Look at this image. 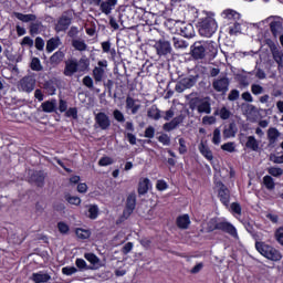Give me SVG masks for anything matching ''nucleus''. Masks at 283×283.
Returning <instances> with one entry per match:
<instances>
[{
  "label": "nucleus",
  "mask_w": 283,
  "mask_h": 283,
  "mask_svg": "<svg viewBox=\"0 0 283 283\" xmlns=\"http://www.w3.org/2000/svg\"><path fill=\"white\" fill-rule=\"evenodd\" d=\"M191 54L195 59L200 60V59H205L207 51L205 48V42L199 41V42H195L191 46Z\"/></svg>",
  "instance_id": "obj_9"
},
{
  "label": "nucleus",
  "mask_w": 283,
  "mask_h": 283,
  "mask_svg": "<svg viewBox=\"0 0 283 283\" xmlns=\"http://www.w3.org/2000/svg\"><path fill=\"white\" fill-rule=\"evenodd\" d=\"M107 60H101L97 65L93 69V78L95 83H101L105 78V72L107 71Z\"/></svg>",
  "instance_id": "obj_5"
},
{
  "label": "nucleus",
  "mask_w": 283,
  "mask_h": 283,
  "mask_svg": "<svg viewBox=\"0 0 283 283\" xmlns=\"http://www.w3.org/2000/svg\"><path fill=\"white\" fill-rule=\"evenodd\" d=\"M31 280L34 283H48L52 280V276L44 272H38L32 274Z\"/></svg>",
  "instance_id": "obj_20"
},
{
  "label": "nucleus",
  "mask_w": 283,
  "mask_h": 283,
  "mask_svg": "<svg viewBox=\"0 0 283 283\" xmlns=\"http://www.w3.org/2000/svg\"><path fill=\"white\" fill-rule=\"evenodd\" d=\"M272 56L277 64V70H283V50L274 49L272 51Z\"/></svg>",
  "instance_id": "obj_28"
},
{
  "label": "nucleus",
  "mask_w": 283,
  "mask_h": 283,
  "mask_svg": "<svg viewBox=\"0 0 283 283\" xmlns=\"http://www.w3.org/2000/svg\"><path fill=\"white\" fill-rule=\"evenodd\" d=\"M255 249L263 258H266V260H271L272 262H280V260H282V252L263 241H256Z\"/></svg>",
  "instance_id": "obj_3"
},
{
  "label": "nucleus",
  "mask_w": 283,
  "mask_h": 283,
  "mask_svg": "<svg viewBox=\"0 0 283 283\" xmlns=\"http://www.w3.org/2000/svg\"><path fill=\"white\" fill-rule=\"evenodd\" d=\"M221 140H222V137H221L220 128H216L213 130L212 143L213 145H220Z\"/></svg>",
  "instance_id": "obj_47"
},
{
  "label": "nucleus",
  "mask_w": 283,
  "mask_h": 283,
  "mask_svg": "<svg viewBox=\"0 0 283 283\" xmlns=\"http://www.w3.org/2000/svg\"><path fill=\"white\" fill-rule=\"evenodd\" d=\"M182 120H185V117L182 115H179L172 118L171 122L164 124L163 129L165 132H174V129H176V127H178V125H180Z\"/></svg>",
  "instance_id": "obj_17"
},
{
  "label": "nucleus",
  "mask_w": 283,
  "mask_h": 283,
  "mask_svg": "<svg viewBox=\"0 0 283 283\" xmlns=\"http://www.w3.org/2000/svg\"><path fill=\"white\" fill-rule=\"evenodd\" d=\"M263 23H269L270 30L273 36L277 38L282 34L283 30V19L280 15H271L263 20Z\"/></svg>",
  "instance_id": "obj_4"
},
{
  "label": "nucleus",
  "mask_w": 283,
  "mask_h": 283,
  "mask_svg": "<svg viewBox=\"0 0 283 283\" xmlns=\"http://www.w3.org/2000/svg\"><path fill=\"white\" fill-rule=\"evenodd\" d=\"M66 116L69 118H78V111L76 109V107H71L66 111Z\"/></svg>",
  "instance_id": "obj_53"
},
{
  "label": "nucleus",
  "mask_w": 283,
  "mask_h": 283,
  "mask_svg": "<svg viewBox=\"0 0 283 283\" xmlns=\"http://www.w3.org/2000/svg\"><path fill=\"white\" fill-rule=\"evenodd\" d=\"M268 171H269L270 176H274V177L282 176V174H283L282 168H276V167H271V168H269Z\"/></svg>",
  "instance_id": "obj_55"
},
{
  "label": "nucleus",
  "mask_w": 283,
  "mask_h": 283,
  "mask_svg": "<svg viewBox=\"0 0 283 283\" xmlns=\"http://www.w3.org/2000/svg\"><path fill=\"white\" fill-rule=\"evenodd\" d=\"M186 86L184 84V82L180 80L179 82H177L176 86H175V91L178 92L179 94H182V92H185Z\"/></svg>",
  "instance_id": "obj_64"
},
{
  "label": "nucleus",
  "mask_w": 283,
  "mask_h": 283,
  "mask_svg": "<svg viewBox=\"0 0 283 283\" xmlns=\"http://www.w3.org/2000/svg\"><path fill=\"white\" fill-rule=\"evenodd\" d=\"M203 45L206 48V52L208 51V54L211 56V59H216V56H218V43L213 41H206L203 42Z\"/></svg>",
  "instance_id": "obj_21"
},
{
  "label": "nucleus",
  "mask_w": 283,
  "mask_h": 283,
  "mask_svg": "<svg viewBox=\"0 0 283 283\" xmlns=\"http://www.w3.org/2000/svg\"><path fill=\"white\" fill-rule=\"evenodd\" d=\"M63 275H74L75 273H78V269L75 266H65L62 269Z\"/></svg>",
  "instance_id": "obj_49"
},
{
  "label": "nucleus",
  "mask_w": 283,
  "mask_h": 283,
  "mask_svg": "<svg viewBox=\"0 0 283 283\" xmlns=\"http://www.w3.org/2000/svg\"><path fill=\"white\" fill-rule=\"evenodd\" d=\"M84 258H85V260H87V262L93 264V266H101V259H98V256H96V254L86 253V254H84Z\"/></svg>",
  "instance_id": "obj_38"
},
{
  "label": "nucleus",
  "mask_w": 283,
  "mask_h": 283,
  "mask_svg": "<svg viewBox=\"0 0 283 283\" xmlns=\"http://www.w3.org/2000/svg\"><path fill=\"white\" fill-rule=\"evenodd\" d=\"M35 85H36V80H34V77L25 76L22 80H20L18 84V90H20L21 92L30 93L34 91Z\"/></svg>",
  "instance_id": "obj_8"
},
{
  "label": "nucleus",
  "mask_w": 283,
  "mask_h": 283,
  "mask_svg": "<svg viewBox=\"0 0 283 283\" xmlns=\"http://www.w3.org/2000/svg\"><path fill=\"white\" fill-rule=\"evenodd\" d=\"M148 117L154 118V120H160V109L156 106H153L148 111Z\"/></svg>",
  "instance_id": "obj_40"
},
{
  "label": "nucleus",
  "mask_w": 283,
  "mask_h": 283,
  "mask_svg": "<svg viewBox=\"0 0 283 283\" xmlns=\"http://www.w3.org/2000/svg\"><path fill=\"white\" fill-rule=\"evenodd\" d=\"M199 151L202 156L207 158V160H213V153H211V149L207 144L200 143L199 144Z\"/></svg>",
  "instance_id": "obj_31"
},
{
  "label": "nucleus",
  "mask_w": 283,
  "mask_h": 283,
  "mask_svg": "<svg viewBox=\"0 0 283 283\" xmlns=\"http://www.w3.org/2000/svg\"><path fill=\"white\" fill-rule=\"evenodd\" d=\"M223 151H228L229 154H233L235 151V143L228 142L221 146Z\"/></svg>",
  "instance_id": "obj_43"
},
{
  "label": "nucleus",
  "mask_w": 283,
  "mask_h": 283,
  "mask_svg": "<svg viewBox=\"0 0 283 283\" xmlns=\"http://www.w3.org/2000/svg\"><path fill=\"white\" fill-rule=\"evenodd\" d=\"M66 200H67L69 205H75L76 207H78V205H81V198H78L76 196H67Z\"/></svg>",
  "instance_id": "obj_52"
},
{
  "label": "nucleus",
  "mask_w": 283,
  "mask_h": 283,
  "mask_svg": "<svg viewBox=\"0 0 283 283\" xmlns=\"http://www.w3.org/2000/svg\"><path fill=\"white\" fill-rule=\"evenodd\" d=\"M172 45L175 50H187L189 48V42L182 40V38H172Z\"/></svg>",
  "instance_id": "obj_29"
},
{
  "label": "nucleus",
  "mask_w": 283,
  "mask_h": 283,
  "mask_svg": "<svg viewBox=\"0 0 283 283\" xmlns=\"http://www.w3.org/2000/svg\"><path fill=\"white\" fill-rule=\"evenodd\" d=\"M263 182L266 189H270V190L275 189V181H273V178L271 176H265L263 178Z\"/></svg>",
  "instance_id": "obj_46"
},
{
  "label": "nucleus",
  "mask_w": 283,
  "mask_h": 283,
  "mask_svg": "<svg viewBox=\"0 0 283 283\" xmlns=\"http://www.w3.org/2000/svg\"><path fill=\"white\" fill-rule=\"evenodd\" d=\"M65 53H63V51H57L51 56L50 61L54 65H59V63H61V61H63Z\"/></svg>",
  "instance_id": "obj_39"
},
{
  "label": "nucleus",
  "mask_w": 283,
  "mask_h": 283,
  "mask_svg": "<svg viewBox=\"0 0 283 283\" xmlns=\"http://www.w3.org/2000/svg\"><path fill=\"white\" fill-rule=\"evenodd\" d=\"M280 136H282V134L280 133V130H277V128L275 127H271L268 129V147H275V145H277V139L280 138Z\"/></svg>",
  "instance_id": "obj_15"
},
{
  "label": "nucleus",
  "mask_w": 283,
  "mask_h": 283,
  "mask_svg": "<svg viewBox=\"0 0 283 283\" xmlns=\"http://www.w3.org/2000/svg\"><path fill=\"white\" fill-rule=\"evenodd\" d=\"M240 98V91L232 90L228 95V101H238Z\"/></svg>",
  "instance_id": "obj_56"
},
{
  "label": "nucleus",
  "mask_w": 283,
  "mask_h": 283,
  "mask_svg": "<svg viewBox=\"0 0 283 283\" xmlns=\"http://www.w3.org/2000/svg\"><path fill=\"white\" fill-rule=\"evenodd\" d=\"M83 85H85V87H88V90H92V87H94V80H92V77L84 76L83 78Z\"/></svg>",
  "instance_id": "obj_58"
},
{
  "label": "nucleus",
  "mask_w": 283,
  "mask_h": 283,
  "mask_svg": "<svg viewBox=\"0 0 283 283\" xmlns=\"http://www.w3.org/2000/svg\"><path fill=\"white\" fill-rule=\"evenodd\" d=\"M72 46L78 52H85V50H87V44L85 43V40L81 39H73Z\"/></svg>",
  "instance_id": "obj_35"
},
{
  "label": "nucleus",
  "mask_w": 283,
  "mask_h": 283,
  "mask_svg": "<svg viewBox=\"0 0 283 283\" xmlns=\"http://www.w3.org/2000/svg\"><path fill=\"white\" fill-rule=\"evenodd\" d=\"M90 69V59L87 56H82L77 62V70L80 72H85V70Z\"/></svg>",
  "instance_id": "obj_37"
},
{
  "label": "nucleus",
  "mask_w": 283,
  "mask_h": 283,
  "mask_svg": "<svg viewBox=\"0 0 283 283\" xmlns=\"http://www.w3.org/2000/svg\"><path fill=\"white\" fill-rule=\"evenodd\" d=\"M228 32L231 36H238L242 32V20H235L230 22L228 27Z\"/></svg>",
  "instance_id": "obj_18"
},
{
  "label": "nucleus",
  "mask_w": 283,
  "mask_h": 283,
  "mask_svg": "<svg viewBox=\"0 0 283 283\" xmlns=\"http://www.w3.org/2000/svg\"><path fill=\"white\" fill-rule=\"evenodd\" d=\"M98 165L99 167H108V165H114V159L112 157H102Z\"/></svg>",
  "instance_id": "obj_48"
},
{
  "label": "nucleus",
  "mask_w": 283,
  "mask_h": 283,
  "mask_svg": "<svg viewBox=\"0 0 283 283\" xmlns=\"http://www.w3.org/2000/svg\"><path fill=\"white\" fill-rule=\"evenodd\" d=\"M57 229L60 233H67L70 231V226H67L65 222H59Z\"/></svg>",
  "instance_id": "obj_61"
},
{
  "label": "nucleus",
  "mask_w": 283,
  "mask_h": 283,
  "mask_svg": "<svg viewBox=\"0 0 283 283\" xmlns=\"http://www.w3.org/2000/svg\"><path fill=\"white\" fill-rule=\"evenodd\" d=\"M189 224H191V219H189L188 214H184L177 218V226L179 229H188Z\"/></svg>",
  "instance_id": "obj_34"
},
{
  "label": "nucleus",
  "mask_w": 283,
  "mask_h": 283,
  "mask_svg": "<svg viewBox=\"0 0 283 283\" xmlns=\"http://www.w3.org/2000/svg\"><path fill=\"white\" fill-rule=\"evenodd\" d=\"M214 116H220L222 120H229L231 118V111L223 106L214 112Z\"/></svg>",
  "instance_id": "obj_36"
},
{
  "label": "nucleus",
  "mask_w": 283,
  "mask_h": 283,
  "mask_svg": "<svg viewBox=\"0 0 283 283\" xmlns=\"http://www.w3.org/2000/svg\"><path fill=\"white\" fill-rule=\"evenodd\" d=\"M95 123L102 129H109L112 126V122L109 120V116L105 113H97L95 116Z\"/></svg>",
  "instance_id": "obj_12"
},
{
  "label": "nucleus",
  "mask_w": 283,
  "mask_h": 283,
  "mask_svg": "<svg viewBox=\"0 0 283 283\" xmlns=\"http://www.w3.org/2000/svg\"><path fill=\"white\" fill-rule=\"evenodd\" d=\"M149 189H151V181L149 180V178L140 179L139 186H138L139 196H145V193H147V191H149Z\"/></svg>",
  "instance_id": "obj_24"
},
{
  "label": "nucleus",
  "mask_w": 283,
  "mask_h": 283,
  "mask_svg": "<svg viewBox=\"0 0 283 283\" xmlns=\"http://www.w3.org/2000/svg\"><path fill=\"white\" fill-rule=\"evenodd\" d=\"M94 6H99L103 14H112V10L116 8L118 0H93Z\"/></svg>",
  "instance_id": "obj_6"
},
{
  "label": "nucleus",
  "mask_w": 283,
  "mask_h": 283,
  "mask_svg": "<svg viewBox=\"0 0 283 283\" xmlns=\"http://www.w3.org/2000/svg\"><path fill=\"white\" fill-rule=\"evenodd\" d=\"M222 19L226 21V23H233L235 21H240V13L232 9H226L221 13Z\"/></svg>",
  "instance_id": "obj_13"
},
{
  "label": "nucleus",
  "mask_w": 283,
  "mask_h": 283,
  "mask_svg": "<svg viewBox=\"0 0 283 283\" xmlns=\"http://www.w3.org/2000/svg\"><path fill=\"white\" fill-rule=\"evenodd\" d=\"M71 23L72 19L67 18V15H62L55 25V31L65 32V30L70 28Z\"/></svg>",
  "instance_id": "obj_16"
},
{
  "label": "nucleus",
  "mask_w": 283,
  "mask_h": 283,
  "mask_svg": "<svg viewBox=\"0 0 283 283\" xmlns=\"http://www.w3.org/2000/svg\"><path fill=\"white\" fill-rule=\"evenodd\" d=\"M136 209V195H129L126 202V209L124 210V216H130Z\"/></svg>",
  "instance_id": "obj_22"
},
{
  "label": "nucleus",
  "mask_w": 283,
  "mask_h": 283,
  "mask_svg": "<svg viewBox=\"0 0 283 283\" xmlns=\"http://www.w3.org/2000/svg\"><path fill=\"white\" fill-rule=\"evenodd\" d=\"M179 154H187V142L185 138H179Z\"/></svg>",
  "instance_id": "obj_57"
},
{
  "label": "nucleus",
  "mask_w": 283,
  "mask_h": 283,
  "mask_svg": "<svg viewBox=\"0 0 283 283\" xmlns=\"http://www.w3.org/2000/svg\"><path fill=\"white\" fill-rule=\"evenodd\" d=\"M35 48H36V50L42 52V50L45 48V41H43L42 38H36L35 39Z\"/></svg>",
  "instance_id": "obj_62"
},
{
  "label": "nucleus",
  "mask_w": 283,
  "mask_h": 283,
  "mask_svg": "<svg viewBox=\"0 0 283 283\" xmlns=\"http://www.w3.org/2000/svg\"><path fill=\"white\" fill-rule=\"evenodd\" d=\"M251 92H252V94L258 96L264 92V87L260 86L259 84H253L251 86Z\"/></svg>",
  "instance_id": "obj_54"
},
{
  "label": "nucleus",
  "mask_w": 283,
  "mask_h": 283,
  "mask_svg": "<svg viewBox=\"0 0 283 283\" xmlns=\"http://www.w3.org/2000/svg\"><path fill=\"white\" fill-rule=\"evenodd\" d=\"M31 182H34L38 187H43L45 182V172L35 171L31 175Z\"/></svg>",
  "instance_id": "obj_26"
},
{
  "label": "nucleus",
  "mask_w": 283,
  "mask_h": 283,
  "mask_svg": "<svg viewBox=\"0 0 283 283\" xmlns=\"http://www.w3.org/2000/svg\"><path fill=\"white\" fill-rule=\"evenodd\" d=\"M216 229H219V231H224L232 238L238 239V230L230 222H219L217 223Z\"/></svg>",
  "instance_id": "obj_11"
},
{
  "label": "nucleus",
  "mask_w": 283,
  "mask_h": 283,
  "mask_svg": "<svg viewBox=\"0 0 283 283\" xmlns=\"http://www.w3.org/2000/svg\"><path fill=\"white\" fill-rule=\"evenodd\" d=\"M113 116L115 120H117V123H125V115L123 114V112L115 109L113 112Z\"/></svg>",
  "instance_id": "obj_51"
},
{
  "label": "nucleus",
  "mask_w": 283,
  "mask_h": 283,
  "mask_svg": "<svg viewBox=\"0 0 283 283\" xmlns=\"http://www.w3.org/2000/svg\"><path fill=\"white\" fill-rule=\"evenodd\" d=\"M31 70L34 72H41V70H43V66H41V60L33 57L31 61Z\"/></svg>",
  "instance_id": "obj_44"
},
{
  "label": "nucleus",
  "mask_w": 283,
  "mask_h": 283,
  "mask_svg": "<svg viewBox=\"0 0 283 283\" xmlns=\"http://www.w3.org/2000/svg\"><path fill=\"white\" fill-rule=\"evenodd\" d=\"M245 147L252 151H258V149H260V142L255 139V136H249L245 143Z\"/></svg>",
  "instance_id": "obj_32"
},
{
  "label": "nucleus",
  "mask_w": 283,
  "mask_h": 283,
  "mask_svg": "<svg viewBox=\"0 0 283 283\" xmlns=\"http://www.w3.org/2000/svg\"><path fill=\"white\" fill-rule=\"evenodd\" d=\"M202 124L203 125H213V124H216V117H213V116H205L202 118Z\"/></svg>",
  "instance_id": "obj_63"
},
{
  "label": "nucleus",
  "mask_w": 283,
  "mask_h": 283,
  "mask_svg": "<svg viewBox=\"0 0 283 283\" xmlns=\"http://www.w3.org/2000/svg\"><path fill=\"white\" fill-rule=\"evenodd\" d=\"M181 81L184 82V85L186 86L187 90H191V87L196 85V77L193 76L184 77L181 78Z\"/></svg>",
  "instance_id": "obj_42"
},
{
  "label": "nucleus",
  "mask_w": 283,
  "mask_h": 283,
  "mask_svg": "<svg viewBox=\"0 0 283 283\" xmlns=\"http://www.w3.org/2000/svg\"><path fill=\"white\" fill-rule=\"evenodd\" d=\"M78 72V63L74 60L66 62L64 74L65 76H72Z\"/></svg>",
  "instance_id": "obj_25"
},
{
  "label": "nucleus",
  "mask_w": 283,
  "mask_h": 283,
  "mask_svg": "<svg viewBox=\"0 0 283 283\" xmlns=\"http://www.w3.org/2000/svg\"><path fill=\"white\" fill-rule=\"evenodd\" d=\"M230 209L232 213H235L237 216H242V207L238 202H233L230 206Z\"/></svg>",
  "instance_id": "obj_50"
},
{
  "label": "nucleus",
  "mask_w": 283,
  "mask_h": 283,
  "mask_svg": "<svg viewBox=\"0 0 283 283\" xmlns=\"http://www.w3.org/2000/svg\"><path fill=\"white\" fill-rule=\"evenodd\" d=\"M158 140H159V143H163L166 146L171 145V138H169L167 134L160 135L158 137Z\"/></svg>",
  "instance_id": "obj_59"
},
{
  "label": "nucleus",
  "mask_w": 283,
  "mask_h": 283,
  "mask_svg": "<svg viewBox=\"0 0 283 283\" xmlns=\"http://www.w3.org/2000/svg\"><path fill=\"white\" fill-rule=\"evenodd\" d=\"M41 107L46 114H52V112H56V99L46 101L42 103Z\"/></svg>",
  "instance_id": "obj_30"
},
{
  "label": "nucleus",
  "mask_w": 283,
  "mask_h": 283,
  "mask_svg": "<svg viewBox=\"0 0 283 283\" xmlns=\"http://www.w3.org/2000/svg\"><path fill=\"white\" fill-rule=\"evenodd\" d=\"M61 44H62L61 38H59V36L51 38L46 42V52H49V53L54 52V50H56Z\"/></svg>",
  "instance_id": "obj_27"
},
{
  "label": "nucleus",
  "mask_w": 283,
  "mask_h": 283,
  "mask_svg": "<svg viewBox=\"0 0 283 283\" xmlns=\"http://www.w3.org/2000/svg\"><path fill=\"white\" fill-rule=\"evenodd\" d=\"M14 17L18 18L19 21H22V23H30L32 21H36V15L32 13L23 14V13L15 12Z\"/></svg>",
  "instance_id": "obj_33"
},
{
  "label": "nucleus",
  "mask_w": 283,
  "mask_h": 283,
  "mask_svg": "<svg viewBox=\"0 0 283 283\" xmlns=\"http://www.w3.org/2000/svg\"><path fill=\"white\" fill-rule=\"evenodd\" d=\"M88 218H91V220H96V218H98V206H90Z\"/></svg>",
  "instance_id": "obj_45"
},
{
  "label": "nucleus",
  "mask_w": 283,
  "mask_h": 283,
  "mask_svg": "<svg viewBox=\"0 0 283 283\" xmlns=\"http://www.w3.org/2000/svg\"><path fill=\"white\" fill-rule=\"evenodd\" d=\"M158 56H167L171 54V43L167 40H159L154 45Z\"/></svg>",
  "instance_id": "obj_7"
},
{
  "label": "nucleus",
  "mask_w": 283,
  "mask_h": 283,
  "mask_svg": "<svg viewBox=\"0 0 283 283\" xmlns=\"http://www.w3.org/2000/svg\"><path fill=\"white\" fill-rule=\"evenodd\" d=\"M126 109H129L132 114H138V109H140V102L134 97H127Z\"/></svg>",
  "instance_id": "obj_19"
},
{
  "label": "nucleus",
  "mask_w": 283,
  "mask_h": 283,
  "mask_svg": "<svg viewBox=\"0 0 283 283\" xmlns=\"http://www.w3.org/2000/svg\"><path fill=\"white\" fill-rule=\"evenodd\" d=\"M77 238H80V240H87V238H90V235H92V232H90V230H85V229H76L75 231Z\"/></svg>",
  "instance_id": "obj_41"
},
{
  "label": "nucleus",
  "mask_w": 283,
  "mask_h": 283,
  "mask_svg": "<svg viewBox=\"0 0 283 283\" xmlns=\"http://www.w3.org/2000/svg\"><path fill=\"white\" fill-rule=\"evenodd\" d=\"M212 87L216 92H222L223 94L229 92V78L220 77L212 82Z\"/></svg>",
  "instance_id": "obj_10"
},
{
  "label": "nucleus",
  "mask_w": 283,
  "mask_h": 283,
  "mask_svg": "<svg viewBox=\"0 0 283 283\" xmlns=\"http://www.w3.org/2000/svg\"><path fill=\"white\" fill-rule=\"evenodd\" d=\"M198 24L200 36L209 39L218 31V22L216 21L213 13L206 12L205 17L200 18Z\"/></svg>",
  "instance_id": "obj_1"
},
{
  "label": "nucleus",
  "mask_w": 283,
  "mask_h": 283,
  "mask_svg": "<svg viewBox=\"0 0 283 283\" xmlns=\"http://www.w3.org/2000/svg\"><path fill=\"white\" fill-rule=\"evenodd\" d=\"M75 264L77 266V269H80L81 271H83V269L87 270L90 268H87V262H85V260L83 259H76Z\"/></svg>",
  "instance_id": "obj_60"
},
{
  "label": "nucleus",
  "mask_w": 283,
  "mask_h": 283,
  "mask_svg": "<svg viewBox=\"0 0 283 283\" xmlns=\"http://www.w3.org/2000/svg\"><path fill=\"white\" fill-rule=\"evenodd\" d=\"M197 96L196 93L186 95L187 101H189L190 109H197L198 114H211V103L209 98L193 97Z\"/></svg>",
  "instance_id": "obj_2"
},
{
  "label": "nucleus",
  "mask_w": 283,
  "mask_h": 283,
  "mask_svg": "<svg viewBox=\"0 0 283 283\" xmlns=\"http://www.w3.org/2000/svg\"><path fill=\"white\" fill-rule=\"evenodd\" d=\"M180 34L181 36H185L186 39H193L196 36V31L193 30L192 24H182L180 28Z\"/></svg>",
  "instance_id": "obj_23"
},
{
  "label": "nucleus",
  "mask_w": 283,
  "mask_h": 283,
  "mask_svg": "<svg viewBox=\"0 0 283 283\" xmlns=\"http://www.w3.org/2000/svg\"><path fill=\"white\" fill-rule=\"evenodd\" d=\"M217 186L220 187V189H219V198H220L222 205L228 207L229 202L231 200V192L229 191V188H227V186H224L222 182L217 184Z\"/></svg>",
  "instance_id": "obj_14"
}]
</instances>
